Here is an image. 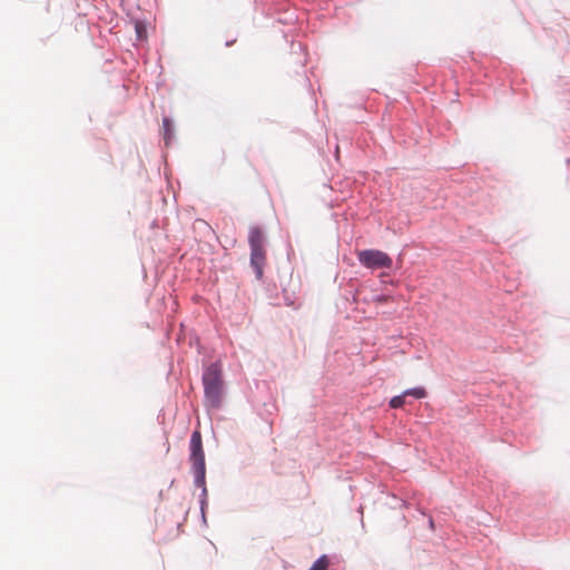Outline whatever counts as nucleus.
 Masks as SVG:
<instances>
[{
	"mask_svg": "<svg viewBox=\"0 0 570 570\" xmlns=\"http://www.w3.org/2000/svg\"><path fill=\"white\" fill-rule=\"evenodd\" d=\"M206 404L218 407L223 394V381L220 370L216 364L208 366L203 375Z\"/></svg>",
	"mask_w": 570,
	"mask_h": 570,
	"instance_id": "1",
	"label": "nucleus"
},
{
	"mask_svg": "<svg viewBox=\"0 0 570 570\" xmlns=\"http://www.w3.org/2000/svg\"><path fill=\"white\" fill-rule=\"evenodd\" d=\"M190 462L193 466V472L195 475V482L198 487H203L205 484V474H206V465H205V454L203 450V441L202 434L198 430H195L190 436Z\"/></svg>",
	"mask_w": 570,
	"mask_h": 570,
	"instance_id": "2",
	"label": "nucleus"
},
{
	"mask_svg": "<svg viewBox=\"0 0 570 570\" xmlns=\"http://www.w3.org/2000/svg\"><path fill=\"white\" fill-rule=\"evenodd\" d=\"M360 263L371 269L391 268L392 258L384 252L377 249H365L357 253Z\"/></svg>",
	"mask_w": 570,
	"mask_h": 570,
	"instance_id": "3",
	"label": "nucleus"
},
{
	"mask_svg": "<svg viewBox=\"0 0 570 570\" xmlns=\"http://www.w3.org/2000/svg\"><path fill=\"white\" fill-rule=\"evenodd\" d=\"M266 264L265 247L250 248V265L254 267L256 277H263L264 266Z\"/></svg>",
	"mask_w": 570,
	"mask_h": 570,
	"instance_id": "4",
	"label": "nucleus"
},
{
	"mask_svg": "<svg viewBox=\"0 0 570 570\" xmlns=\"http://www.w3.org/2000/svg\"><path fill=\"white\" fill-rule=\"evenodd\" d=\"M248 243L250 248L265 247V235L258 226L250 227Z\"/></svg>",
	"mask_w": 570,
	"mask_h": 570,
	"instance_id": "5",
	"label": "nucleus"
},
{
	"mask_svg": "<svg viewBox=\"0 0 570 570\" xmlns=\"http://www.w3.org/2000/svg\"><path fill=\"white\" fill-rule=\"evenodd\" d=\"M150 30V26L141 20H135L136 36H146Z\"/></svg>",
	"mask_w": 570,
	"mask_h": 570,
	"instance_id": "6",
	"label": "nucleus"
},
{
	"mask_svg": "<svg viewBox=\"0 0 570 570\" xmlns=\"http://www.w3.org/2000/svg\"><path fill=\"white\" fill-rule=\"evenodd\" d=\"M403 394L405 395V397L413 396L416 399H423V397H425L426 392L422 387H414V389H409V390L404 391Z\"/></svg>",
	"mask_w": 570,
	"mask_h": 570,
	"instance_id": "7",
	"label": "nucleus"
},
{
	"mask_svg": "<svg viewBox=\"0 0 570 570\" xmlns=\"http://www.w3.org/2000/svg\"><path fill=\"white\" fill-rule=\"evenodd\" d=\"M328 559L326 556L320 557L313 566L309 568V570H326L328 567Z\"/></svg>",
	"mask_w": 570,
	"mask_h": 570,
	"instance_id": "8",
	"label": "nucleus"
},
{
	"mask_svg": "<svg viewBox=\"0 0 570 570\" xmlns=\"http://www.w3.org/2000/svg\"><path fill=\"white\" fill-rule=\"evenodd\" d=\"M405 403V395L402 393L401 395H396L394 397H392V400L390 401V406L392 409H399V407H402Z\"/></svg>",
	"mask_w": 570,
	"mask_h": 570,
	"instance_id": "9",
	"label": "nucleus"
},
{
	"mask_svg": "<svg viewBox=\"0 0 570 570\" xmlns=\"http://www.w3.org/2000/svg\"><path fill=\"white\" fill-rule=\"evenodd\" d=\"M375 301L379 303H383V302H386L387 298H386V296H377Z\"/></svg>",
	"mask_w": 570,
	"mask_h": 570,
	"instance_id": "10",
	"label": "nucleus"
},
{
	"mask_svg": "<svg viewBox=\"0 0 570 570\" xmlns=\"http://www.w3.org/2000/svg\"><path fill=\"white\" fill-rule=\"evenodd\" d=\"M163 122H164V126H169V120L167 118H164Z\"/></svg>",
	"mask_w": 570,
	"mask_h": 570,
	"instance_id": "11",
	"label": "nucleus"
}]
</instances>
